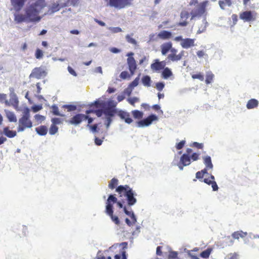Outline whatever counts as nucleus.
<instances>
[{"instance_id": "1", "label": "nucleus", "mask_w": 259, "mask_h": 259, "mask_svg": "<svg viewBox=\"0 0 259 259\" xmlns=\"http://www.w3.org/2000/svg\"><path fill=\"white\" fill-rule=\"evenodd\" d=\"M116 192L118 194V197L121 200L118 201L115 195L110 194L106 203L105 213L110 217L112 221L116 225H118L120 221L118 217L113 214V206L114 203H116L118 207L120 208L126 207L123 206V203L125 202L122 199L123 197L126 198L127 205L129 206L134 205L137 203V200L136 198L137 196L136 193L127 185H119L116 188Z\"/></svg>"}, {"instance_id": "2", "label": "nucleus", "mask_w": 259, "mask_h": 259, "mask_svg": "<svg viewBox=\"0 0 259 259\" xmlns=\"http://www.w3.org/2000/svg\"><path fill=\"white\" fill-rule=\"evenodd\" d=\"M208 3L209 2L207 1L200 3L198 4L196 8L195 9L192 10L190 13L185 10L182 11L180 14V17L182 21L178 23L177 25L180 26H187L188 24L187 20L189 18L190 15L191 16V20H193L197 17L199 18L203 15H206L207 14L206 7Z\"/></svg>"}, {"instance_id": "3", "label": "nucleus", "mask_w": 259, "mask_h": 259, "mask_svg": "<svg viewBox=\"0 0 259 259\" xmlns=\"http://www.w3.org/2000/svg\"><path fill=\"white\" fill-rule=\"evenodd\" d=\"M46 6L45 0H37L34 3L30 5L26 10V17L31 21H38L40 18L38 17L39 12Z\"/></svg>"}, {"instance_id": "4", "label": "nucleus", "mask_w": 259, "mask_h": 259, "mask_svg": "<svg viewBox=\"0 0 259 259\" xmlns=\"http://www.w3.org/2000/svg\"><path fill=\"white\" fill-rule=\"evenodd\" d=\"M30 117V110L29 108H26L24 110L22 117L19 119V125L17 127L18 132H21L26 128L32 127V122Z\"/></svg>"}, {"instance_id": "5", "label": "nucleus", "mask_w": 259, "mask_h": 259, "mask_svg": "<svg viewBox=\"0 0 259 259\" xmlns=\"http://www.w3.org/2000/svg\"><path fill=\"white\" fill-rule=\"evenodd\" d=\"M185 53V51L182 50L179 52L178 50L174 48V49H172L171 52L168 55L167 59L169 62H178L183 59Z\"/></svg>"}, {"instance_id": "6", "label": "nucleus", "mask_w": 259, "mask_h": 259, "mask_svg": "<svg viewBox=\"0 0 259 259\" xmlns=\"http://www.w3.org/2000/svg\"><path fill=\"white\" fill-rule=\"evenodd\" d=\"M256 13L250 11H246L240 14V18L244 22H250L256 19Z\"/></svg>"}, {"instance_id": "7", "label": "nucleus", "mask_w": 259, "mask_h": 259, "mask_svg": "<svg viewBox=\"0 0 259 259\" xmlns=\"http://www.w3.org/2000/svg\"><path fill=\"white\" fill-rule=\"evenodd\" d=\"M133 53L131 52L128 53V58L127 59V63L128 67V69L130 71L131 75H133L137 68V65L136 60L133 57Z\"/></svg>"}, {"instance_id": "8", "label": "nucleus", "mask_w": 259, "mask_h": 259, "mask_svg": "<svg viewBox=\"0 0 259 259\" xmlns=\"http://www.w3.org/2000/svg\"><path fill=\"white\" fill-rule=\"evenodd\" d=\"M47 72L42 67H35L33 69L30 75V77L40 79L42 77L46 76Z\"/></svg>"}, {"instance_id": "9", "label": "nucleus", "mask_w": 259, "mask_h": 259, "mask_svg": "<svg viewBox=\"0 0 259 259\" xmlns=\"http://www.w3.org/2000/svg\"><path fill=\"white\" fill-rule=\"evenodd\" d=\"M158 117L154 114H151L147 118L138 122V125L139 127L147 126L150 125L153 121L157 120Z\"/></svg>"}, {"instance_id": "10", "label": "nucleus", "mask_w": 259, "mask_h": 259, "mask_svg": "<svg viewBox=\"0 0 259 259\" xmlns=\"http://www.w3.org/2000/svg\"><path fill=\"white\" fill-rule=\"evenodd\" d=\"M124 212L131 219V221L128 218L125 220V223L128 226H132L136 223L137 218L132 210L130 211L126 207H124Z\"/></svg>"}, {"instance_id": "11", "label": "nucleus", "mask_w": 259, "mask_h": 259, "mask_svg": "<svg viewBox=\"0 0 259 259\" xmlns=\"http://www.w3.org/2000/svg\"><path fill=\"white\" fill-rule=\"evenodd\" d=\"M87 118H88L87 115L79 113L73 116L68 122L70 124L77 125L80 123L83 120H86Z\"/></svg>"}, {"instance_id": "12", "label": "nucleus", "mask_w": 259, "mask_h": 259, "mask_svg": "<svg viewBox=\"0 0 259 259\" xmlns=\"http://www.w3.org/2000/svg\"><path fill=\"white\" fill-rule=\"evenodd\" d=\"M166 65L165 61H159V60L156 59L154 62L151 64V69L153 71H158L163 69Z\"/></svg>"}, {"instance_id": "13", "label": "nucleus", "mask_w": 259, "mask_h": 259, "mask_svg": "<svg viewBox=\"0 0 259 259\" xmlns=\"http://www.w3.org/2000/svg\"><path fill=\"white\" fill-rule=\"evenodd\" d=\"M191 163V158L186 154H183L180 158V163L178 165L180 169L182 170L183 167L189 165Z\"/></svg>"}, {"instance_id": "14", "label": "nucleus", "mask_w": 259, "mask_h": 259, "mask_svg": "<svg viewBox=\"0 0 259 259\" xmlns=\"http://www.w3.org/2000/svg\"><path fill=\"white\" fill-rule=\"evenodd\" d=\"M117 115L128 124H130L133 122V119L130 117V114L128 112L123 110H119L117 112Z\"/></svg>"}, {"instance_id": "15", "label": "nucleus", "mask_w": 259, "mask_h": 259, "mask_svg": "<svg viewBox=\"0 0 259 259\" xmlns=\"http://www.w3.org/2000/svg\"><path fill=\"white\" fill-rule=\"evenodd\" d=\"M180 45L184 49H189L195 46V39L190 38H184Z\"/></svg>"}, {"instance_id": "16", "label": "nucleus", "mask_w": 259, "mask_h": 259, "mask_svg": "<svg viewBox=\"0 0 259 259\" xmlns=\"http://www.w3.org/2000/svg\"><path fill=\"white\" fill-rule=\"evenodd\" d=\"M174 49L172 47V44L171 42H167L163 44L161 46V52L162 55H165L168 52L170 53L171 51V50Z\"/></svg>"}, {"instance_id": "17", "label": "nucleus", "mask_w": 259, "mask_h": 259, "mask_svg": "<svg viewBox=\"0 0 259 259\" xmlns=\"http://www.w3.org/2000/svg\"><path fill=\"white\" fill-rule=\"evenodd\" d=\"M11 3L15 10L19 12L23 7L25 0H11Z\"/></svg>"}, {"instance_id": "18", "label": "nucleus", "mask_w": 259, "mask_h": 259, "mask_svg": "<svg viewBox=\"0 0 259 259\" xmlns=\"http://www.w3.org/2000/svg\"><path fill=\"white\" fill-rule=\"evenodd\" d=\"M172 36V33L166 30H162L157 34V37L163 40L169 39L171 38Z\"/></svg>"}, {"instance_id": "19", "label": "nucleus", "mask_w": 259, "mask_h": 259, "mask_svg": "<svg viewBox=\"0 0 259 259\" xmlns=\"http://www.w3.org/2000/svg\"><path fill=\"white\" fill-rule=\"evenodd\" d=\"M118 110L114 107H108L104 109V114L105 116H114L117 114Z\"/></svg>"}, {"instance_id": "20", "label": "nucleus", "mask_w": 259, "mask_h": 259, "mask_svg": "<svg viewBox=\"0 0 259 259\" xmlns=\"http://www.w3.org/2000/svg\"><path fill=\"white\" fill-rule=\"evenodd\" d=\"M35 131L40 136H45L48 133V129L45 125H40L35 128Z\"/></svg>"}, {"instance_id": "21", "label": "nucleus", "mask_w": 259, "mask_h": 259, "mask_svg": "<svg viewBox=\"0 0 259 259\" xmlns=\"http://www.w3.org/2000/svg\"><path fill=\"white\" fill-rule=\"evenodd\" d=\"M201 182H203L209 185H211L213 191H217L219 189L218 185L214 181H211L209 179H204L201 180Z\"/></svg>"}, {"instance_id": "22", "label": "nucleus", "mask_w": 259, "mask_h": 259, "mask_svg": "<svg viewBox=\"0 0 259 259\" xmlns=\"http://www.w3.org/2000/svg\"><path fill=\"white\" fill-rule=\"evenodd\" d=\"M258 102L255 99H251L249 100L246 104V107L248 109H253L258 106Z\"/></svg>"}, {"instance_id": "23", "label": "nucleus", "mask_w": 259, "mask_h": 259, "mask_svg": "<svg viewBox=\"0 0 259 259\" xmlns=\"http://www.w3.org/2000/svg\"><path fill=\"white\" fill-rule=\"evenodd\" d=\"M4 133L9 138H14L17 135L16 131L10 130L8 127H5L4 128Z\"/></svg>"}, {"instance_id": "24", "label": "nucleus", "mask_w": 259, "mask_h": 259, "mask_svg": "<svg viewBox=\"0 0 259 259\" xmlns=\"http://www.w3.org/2000/svg\"><path fill=\"white\" fill-rule=\"evenodd\" d=\"M247 234L246 232H244L242 231H238L234 232L232 234V236L234 239H239L240 238H244L247 236Z\"/></svg>"}, {"instance_id": "25", "label": "nucleus", "mask_w": 259, "mask_h": 259, "mask_svg": "<svg viewBox=\"0 0 259 259\" xmlns=\"http://www.w3.org/2000/svg\"><path fill=\"white\" fill-rule=\"evenodd\" d=\"M162 72V77L164 79H167L172 75V72L171 70L168 67H164Z\"/></svg>"}, {"instance_id": "26", "label": "nucleus", "mask_w": 259, "mask_h": 259, "mask_svg": "<svg viewBox=\"0 0 259 259\" xmlns=\"http://www.w3.org/2000/svg\"><path fill=\"white\" fill-rule=\"evenodd\" d=\"M203 159L206 167L212 169L213 168V164L211 162V157L209 156H206Z\"/></svg>"}, {"instance_id": "27", "label": "nucleus", "mask_w": 259, "mask_h": 259, "mask_svg": "<svg viewBox=\"0 0 259 259\" xmlns=\"http://www.w3.org/2000/svg\"><path fill=\"white\" fill-rule=\"evenodd\" d=\"M118 184V180L117 179L113 178L109 182L108 184V188L111 190H113Z\"/></svg>"}, {"instance_id": "28", "label": "nucleus", "mask_w": 259, "mask_h": 259, "mask_svg": "<svg viewBox=\"0 0 259 259\" xmlns=\"http://www.w3.org/2000/svg\"><path fill=\"white\" fill-rule=\"evenodd\" d=\"M142 82L143 84L147 87H149L151 86V78L148 75H144L142 78Z\"/></svg>"}, {"instance_id": "29", "label": "nucleus", "mask_w": 259, "mask_h": 259, "mask_svg": "<svg viewBox=\"0 0 259 259\" xmlns=\"http://www.w3.org/2000/svg\"><path fill=\"white\" fill-rule=\"evenodd\" d=\"M6 116L10 122H16L17 118L15 114L11 111H6Z\"/></svg>"}, {"instance_id": "30", "label": "nucleus", "mask_w": 259, "mask_h": 259, "mask_svg": "<svg viewBox=\"0 0 259 259\" xmlns=\"http://www.w3.org/2000/svg\"><path fill=\"white\" fill-rule=\"evenodd\" d=\"M232 1L231 0H224V1H219V4L220 8L222 10L225 9V7L227 5L229 7H230L232 5Z\"/></svg>"}, {"instance_id": "31", "label": "nucleus", "mask_w": 259, "mask_h": 259, "mask_svg": "<svg viewBox=\"0 0 259 259\" xmlns=\"http://www.w3.org/2000/svg\"><path fill=\"white\" fill-rule=\"evenodd\" d=\"M61 7L59 4L53 3L50 7L49 11H50L51 13H54L59 11Z\"/></svg>"}, {"instance_id": "32", "label": "nucleus", "mask_w": 259, "mask_h": 259, "mask_svg": "<svg viewBox=\"0 0 259 259\" xmlns=\"http://www.w3.org/2000/svg\"><path fill=\"white\" fill-rule=\"evenodd\" d=\"M132 113L135 119H141L143 116V113L138 110L132 111Z\"/></svg>"}, {"instance_id": "33", "label": "nucleus", "mask_w": 259, "mask_h": 259, "mask_svg": "<svg viewBox=\"0 0 259 259\" xmlns=\"http://www.w3.org/2000/svg\"><path fill=\"white\" fill-rule=\"evenodd\" d=\"M25 16L22 14H18L15 15L14 20L18 23H20L24 21L25 20Z\"/></svg>"}, {"instance_id": "34", "label": "nucleus", "mask_w": 259, "mask_h": 259, "mask_svg": "<svg viewBox=\"0 0 259 259\" xmlns=\"http://www.w3.org/2000/svg\"><path fill=\"white\" fill-rule=\"evenodd\" d=\"M212 251V249L211 248H207L206 250L203 251L200 254V256L202 258H208Z\"/></svg>"}, {"instance_id": "35", "label": "nucleus", "mask_w": 259, "mask_h": 259, "mask_svg": "<svg viewBox=\"0 0 259 259\" xmlns=\"http://www.w3.org/2000/svg\"><path fill=\"white\" fill-rule=\"evenodd\" d=\"M214 78V74L211 72H208L206 75L205 82L206 84L210 83Z\"/></svg>"}, {"instance_id": "36", "label": "nucleus", "mask_w": 259, "mask_h": 259, "mask_svg": "<svg viewBox=\"0 0 259 259\" xmlns=\"http://www.w3.org/2000/svg\"><path fill=\"white\" fill-rule=\"evenodd\" d=\"M34 117L37 124L41 123L46 119L45 116L40 114H36Z\"/></svg>"}, {"instance_id": "37", "label": "nucleus", "mask_w": 259, "mask_h": 259, "mask_svg": "<svg viewBox=\"0 0 259 259\" xmlns=\"http://www.w3.org/2000/svg\"><path fill=\"white\" fill-rule=\"evenodd\" d=\"M140 76V74L139 75ZM139 76L137 77L128 85V88L132 90L133 88L137 87L139 82Z\"/></svg>"}, {"instance_id": "38", "label": "nucleus", "mask_w": 259, "mask_h": 259, "mask_svg": "<svg viewBox=\"0 0 259 259\" xmlns=\"http://www.w3.org/2000/svg\"><path fill=\"white\" fill-rule=\"evenodd\" d=\"M58 131V127L52 124L49 128V134L51 135H55Z\"/></svg>"}, {"instance_id": "39", "label": "nucleus", "mask_w": 259, "mask_h": 259, "mask_svg": "<svg viewBox=\"0 0 259 259\" xmlns=\"http://www.w3.org/2000/svg\"><path fill=\"white\" fill-rule=\"evenodd\" d=\"M51 108L52 109V112H53V114H54L55 115L61 116H64V115L61 114L59 113L58 107L56 105H53L52 106Z\"/></svg>"}, {"instance_id": "40", "label": "nucleus", "mask_w": 259, "mask_h": 259, "mask_svg": "<svg viewBox=\"0 0 259 259\" xmlns=\"http://www.w3.org/2000/svg\"><path fill=\"white\" fill-rule=\"evenodd\" d=\"M125 38H126V41L128 43L132 44L135 46H136L137 45V41L134 38L132 37L130 35H128V34L126 35L125 36Z\"/></svg>"}, {"instance_id": "41", "label": "nucleus", "mask_w": 259, "mask_h": 259, "mask_svg": "<svg viewBox=\"0 0 259 259\" xmlns=\"http://www.w3.org/2000/svg\"><path fill=\"white\" fill-rule=\"evenodd\" d=\"M63 108H65L68 111H72L76 109V107L73 105H64L63 106Z\"/></svg>"}, {"instance_id": "42", "label": "nucleus", "mask_w": 259, "mask_h": 259, "mask_svg": "<svg viewBox=\"0 0 259 259\" xmlns=\"http://www.w3.org/2000/svg\"><path fill=\"white\" fill-rule=\"evenodd\" d=\"M178 253L177 251H170L168 255V259H177L178 258Z\"/></svg>"}, {"instance_id": "43", "label": "nucleus", "mask_w": 259, "mask_h": 259, "mask_svg": "<svg viewBox=\"0 0 259 259\" xmlns=\"http://www.w3.org/2000/svg\"><path fill=\"white\" fill-rule=\"evenodd\" d=\"M131 76H132L131 74H129L126 71L121 72L120 74V78L123 79H125L127 78H130Z\"/></svg>"}, {"instance_id": "44", "label": "nucleus", "mask_w": 259, "mask_h": 259, "mask_svg": "<svg viewBox=\"0 0 259 259\" xmlns=\"http://www.w3.org/2000/svg\"><path fill=\"white\" fill-rule=\"evenodd\" d=\"M192 77L193 79H198L201 81H203L204 80V76L200 73L195 74H193L192 75Z\"/></svg>"}, {"instance_id": "45", "label": "nucleus", "mask_w": 259, "mask_h": 259, "mask_svg": "<svg viewBox=\"0 0 259 259\" xmlns=\"http://www.w3.org/2000/svg\"><path fill=\"white\" fill-rule=\"evenodd\" d=\"M106 116V117H105V119H106L105 124H106V127L108 128L109 127L110 124L112 122V117L113 116Z\"/></svg>"}, {"instance_id": "46", "label": "nucleus", "mask_w": 259, "mask_h": 259, "mask_svg": "<svg viewBox=\"0 0 259 259\" xmlns=\"http://www.w3.org/2000/svg\"><path fill=\"white\" fill-rule=\"evenodd\" d=\"M228 259H238V254L237 253H230L227 256Z\"/></svg>"}, {"instance_id": "47", "label": "nucleus", "mask_w": 259, "mask_h": 259, "mask_svg": "<svg viewBox=\"0 0 259 259\" xmlns=\"http://www.w3.org/2000/svg\"><path fill=\"white\" fill-rule=\"evenodd\" d=\"M35 56L37 59L41 58L43 56V53L42 51L39 49H37L35 52Z\"/></svg>"}, {"instance_id": "48", "label": "nucleus", "mask_w": 259, "mask_h": 259, "mask_svg": "<svg viewBox=\"0 0 259 259\" xmlns=\"http://www.w3.org/2000/svg\"><path fill=\"white\" fill-rule=\"evenodd\" d=\"M164 85V83L162 82H159L156 83V88L159 91H161L163 89Z\"/></svg>"}, {"instance_id": "49", "label": "nucleus", "mask_w": 259, "mask_h": 259, "mask_svg": "<svg viewBox=\"0 0 259 259\" xmlns=\"http://www.w3.org/2000/svg\"><path fill=\"white\" fill-rule=\"evenodd\" d=\"M185 144V141L183 140L178 143L176 145V148L177 150H181L182 149Z\"/></svg>"}, {"instance_id": "50", "label": "nucleus", "mask_w": 259, "mask_h": 259, "mask_svg": "<svg viewBox=\"0 0 259 259\" xmlns=\"http://www.w3.org/2000/svg\"><path fill=\"white\" fill-rule=\"evenodd\" d=\"M42 108L41 105H34L32 107L33 112H36L40 110Z\"/></svg>"}, {"instance_id": "51", "label": "nucleus", "mask_w": 259, "mask_h": 259, "mask_svg": "<svg viewBox=\"0 0 259 259\" xmlns=\"http://www.w3.org/2000/svg\"><path fill=\"white\" fill-rule=\"evenodd\" d=\"M139 101V99L137 97L129 98L128 102L132 105L134 106L135 103Z\"/></svg>"}, {"instance_id": "52", "label": "nucleus", "mask_w": 259, "mask_h": 259, "mask_svg": "<svg viewBox=\"0 0 259 259\" xmlns=\"http://www.w3.org/2000/svg\"><path fill=\"white\" fill-rule=\"evenodd\" d=\"M51 121L52 122V124H54L56 125V124H60L61 121V119L59 118H53L51 119Z\"/></svg>"}, {"instance_id": "53", "label": "nucleus", "mask_w": 259, "mask_h": 259, "mask_svg": "<svg viewBox=\"0 0 259 259\" xmlns=\"http://www.w3.org/2000/svg\"><path fill=\"white\" fill-rule=\"evenodd\" d=\"M88 126L90 127V128L91 130V131L93 133H95L98 131H97V129H98V124H95L93 125H88Z\"/></svg>"}, {"instance_id": "54", "label": "nucleus", "mask_w": 259, "mask_h": 259, "mask_svg": "<svg viewBox=\"0 0 259 259\" xmlns=\"http://www.w3.org/2000/svg\"><path fill=\"white\" fill-rule=\"evenodd\" d=\"M192 146L198 149H202L203 148V144L202 143H199L198 142H194Z\"/></svg>"}, {"instance_id": "55", "label": "nucleus", "mask_w": 259, "mask_h": 259, "mask_svg": "<svg viewBox=\"0 0 259 259\" xmlns=\"http://www.w3.org/2000/svg\"><path fill=\"white\" fill-rule=\"evenodd\" d=\"M204 175L201 172V171H197L196 174V178L197 179H199L200 181L202 180V178H203Z\"/></svg>"}, {"instance_id": "56", "label": "nucleus", "mask_w": 259, "mask_h": 259, "mask_svg": "<svg viewBox=\"0 0 259 259\" xmlns=\"http://www.w3.org/2000/svg\"><path fill=\"white\" fill-rule=\"evenodd\" d=\"M7 96L6 94H0V102L3 103L4 101L8 103V101L6 100Z\"/></svg>"}, {"instance_id": "57", "label": "nucleus", "mask_w": 259, "mask_h": 259, "mask_svg": "<svg viewBox=\"0 0 259 259\" xmlns=\"http://www.w3.org/2000/svg\"><path fill=\"white\" fill-rule=\"evenodd\" d=\"M94 113H96L98 117H101L103 114H104V109H98L95 110Z\"/></svg>"}, {"instance_id": "58", "label": "nucleus", "mask_w": 259, "mask_h": 259, "mask_svg": "<svg viewBox=\"0 0 259 259\" xmlns=\"http://www.w3.org/2000/svg\"><path fill=\"white\" fill-rule=\"evenodd\" d=\"M68 72L71 74H72V75H73L74 76H77V74L76 73V72L74 70V69L70 66H68Z\"/></svg>"}, {"instance_id": "59", "label": "nucleus", "mask_w": 259, "mask_h": 259, "mask_svg": "<svg viewBox=\"0 0 259 259\" xmlns=\"http://www.w3.org/2000/svg\"><path fill=\"white\" fill-rule=\"evenodd\" d=\"M199 154L196 153H194L192 154L190 158L193 160L196 161L199 159Z\"/></svg>"}, {"instance_id": "60", "label": "nucleus", "mask_w": 259, "mask_h": 259, "mask_svg": "<svg viewBox=\"0 0 259 259\" xmlns=\"http://www.w3.org/2000/svg\"><path fill=\"white\" fill-rule=\"evenodd\" d=\"M162 247L160 246H158L157 247V248H156V254L157 255H159V256L162 255Z\"/></svg>"}, {"instance_id": "61", "label": "nucleus", "mask_w": 259, "mask_h": 259, "mask_svg": "<svg viewBox=\"0 0 259 259\" xmlns=\"http://www.w3.org/2000/svg\"><path fill=\"white\" fill-rule=\"evenodd\" d=\"M197 55L199 58L203 57L205 55V52L203 50H200L196 52Z\"/></svg>"}, {"instance_id": "62", "label": "nucleus", "mask_w": 259, "mask_h": 259, "mask_svg": "<svg viewBox=\"0 0 259 259\" xmlns=\"http://www.w3.org/2000/svg\"><path fill=\"white\" fill-rule=\"evenodd\" d=\"M103 142V140L102 139H100L97 137L95 138V144L98 146H100L102 145Z\"/></svg>"}, {"instance_id": "63", "label": "nucleus", "mask_w": 259, "mask_h": 259, "mask_svg": "<svg viewBox=\"0 0 259 259\" xmlns=\"http://www.w3.org/2000/svg\"><path fill=\"white\" fill-rule=\"evenodd\" d=\"M102 103H101L99 101H96L94 102V103H92L91 105V107H92L93 105H95L97 107H102Z\"/></svg>"}, {"instance_id": "64", "label": "nucleus", "mask_w": 259, "mask_h": 259, "mask_svg": "<svg viewBox=\"0 0 259 259\" xmlns=\"http://www.w3.org/2000/svg\"><path fill=\"white\" fill-rule=\"evenodd\" d=\"M198 4V0H190L189 2V6H195L196 5Z\"/></svg>"}]
</instances>
